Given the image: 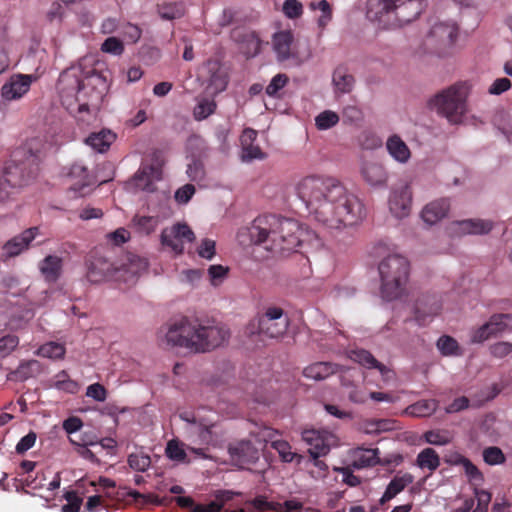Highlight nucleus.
<instances>
[{
  "label": "nucleus",
  "instance_id": "nucleus-1",
  "mask_svg": "<svg viewBox=\"0 0 512 512\" xmlns=\"http://www.w3.org/2000/svg\"><path fill=\"white\" fill-rule=\"evenodd\" d=\"M296 189L309 213L327 228L353 225L364 215V206L359 198L349 193L335 178L306 176L298 182Z\"/></svg>",
  "mask_w": 512,
  "mask_h": 512
},
{
  "label": "nucleus",
  "instance_id": "nucleus-2",
  "mask_svg": "<svg viewBox=\"0 0 512 512\" xmlns=\"http://www.w3.org/2000/svg\"><path fill=\"white\" fill-rule=\"evenodd\" d=\"M169 347H179L189 353L211 352L228 341L230 331L226 325L213 319L181 317L160 331Z\"/></svg>",
  "mask_w": 512,
  "mask_h": 512
},
{
  "label": "nucleus",
  "instance_id": "nucleus-3",
  "mask_svg": "<svg viewBox=\"0 0 512 512\" xmlns=\"http://www.w3.org/2000/svg\"><path fill=\"white\" fill-rule=\"evenodd\" d=\"M248 235L252 243L262 245L278 256L295 251L306 241L304 235L310 237V233L304 231L296 220L273 214L254 219L248 228Z\"/></svg>",
  "mask_w": 512,
  "mask_h": 512
},
{
  "label": "nucleus",
  "instance_id": "nucleus-4",
  "mask_svg": "<svg viewBox=\"0 0 512 512\" xmlns=\"http://www.w3.org/2000/svg\"><path fill=\"white\" fill-rule=\"evenodd\" d=\"M101 76L95 71L84 72L80 67H73L64 71L59 78V89L67 96H75L78 103V112L96 110L103 98Z\"/></svg>",
  "mask_w": 512,
  "mask_h": 512
},
{
  "label": "nucleus",
  "instance_id": "nucleus-5",
  "mask_svg": "<svg viewBox=\"0 0 512 512\" xmlns=\"http://www.w3.org/2000/svg\"><path fill=\"white\" fill-rule=\"evenodd\" d=\"M421 11L420 0H378L370 3L367 15L384 29H396L415 20Z\"/></svg>",
  "mask_w": 512,
  "mask_h": 512
},
{
  "label": "nucleus",
  "instance_id": "nucleus-6",
  "mask_svg": "<svg viewBox=\"0 0 512 512\" xmlns=\"http://www.w3.org/2000/svg\"><path fill=\"white\" fill-rule=\"evenodd\" d=\"M378 270L381 278V295L388 301L400 298L406 291L410 263L404 256L394 253L384 257Z\"/></svg>",
  "mask_w": 512,
  "mask_h": 512
},
{
  "label": "nucleus",
  "instance_id": "nucleus-7",
  "mask_svg": "<svg viewBox=\"0 0 512 512\" xmlns=\"http://www.w3.org/2000/svg\"><path fill=\"white\" fill-rule=\"evenodd\" d=\"M39 155L23 146L12 152L3 173L4 181L10 188L22 187L34 179L39 170Z\"/></svg>",
  "mask_w": 512,
  "mask_h": 512
},
{
  "label": "nucleus",
  "instance_id": "nucleus-8",
  "mask_svg": "<svg viewBox=\"0 0 512 512\" xmlns=\"http://www.w3.org/2000/svg\"><path fill=\"white\" fill-rule=\"evenodd\" d=\"M466 89L456 84L439 92L429 101V106L443 115L450 123L458 124L466 112Z\"/></svg>",
  "mask_w": 512,
  "mask_h": 512
},
{
  "label": "nucleus",
  "instance_id": "nucleus-9",
  "mask_svg": "<svg viewBox=\"0 0 512 512\" xmlns=\"http://www.w3.org/2000/svg\"><path fill=\"white\" fill-rule=\"evenodd\" d=\"M289 326V318L280 307H268L263 315L251 321L248 330L250 334L278 338L285 334Z\"/></svg>",
  "mask_w": 512,
  "mask_h": 512
},
{
  "label": "nucleus",
  "instance_id": "nucleus-10",
  "mask_svg": "<svg viewBox=\"0 0 512 512\" xmlns=\"http://www.w3.org/2000/svg\"><path fill=\"white\" fill-rule=\"evenodd\" d=\"M458 27L454 23H434L424 39L425 50L438 56H445L454 45Z\"/></svg>",
  "mask_w": 512,
  "mask_h": 512
},
{
  "label": "nucleus",
  "instance_id": "nucleus-11",
  "mask_svg": "<svg viewBox=\"0 0 512 512\" xmlns=\"http://www.w3.org/2000/svg\"><path fill=\"white\" fill-rule=\"evenodd\" d=\"M506 330H512V314H494L489 318L488 322L472 331L471 343H483Z\"/></svg>",
  "mask_w": 512,
  "mask_h": 512
},
{
  "label": "nucleus",
  "instance_id": "nucleus-12",
  "mask_svg": "<svg viewBox=\"0 0 512 512\" xmlns=\"http://www.w3.org/2000/svg\"><path fill=\"white\" fill-rule=\"evenodd\" d=\"M195 240V234L186 223H176L171 227L163 229L161 243L170 248L176 254H182L184 244Z\"/></svg>",
  "mask_w": 512,
  "mask_h": 512
},
{
  "label": "nucleus",
  "instance_id": "nucleus-13",
  "mask_svg": "<svg viewBox=\"0 0 512 512\" xmlns=\"http://www.w3.org/2000/svg\"><path fill=\"white\" fill-rule=\"evenodd\" d=\"M117 265L97 252L90 254L87 261V279L91 283H99L106 279L116 281Z\"/></svg>",
  "mask_w": 512,
  "mask_h": 512
},
{
  "label": "nucleus",
  "instance_id": "nucleus-14",
  "mask_svg": "<svg viewBox=\"0 0 512 512\" xmlns=\"http://www.w3.org/2000/svg\"><path fill=\"white\" fill-rule=\"evenodd\" d=\"M148 262L135 254H127L120 265H117L116 281L129 285L134 284L138 276L147 269Z\"/></svg>",
  "mask_w": 512,
  "mask_h": 512
},
{
  "label": "nucleus",
  "instance_id": "nucleus-15",
  "mask_svg": "<svg viewBox=\"0 0 512 512\" xmlns=\"http://www.w3.org/2000/svg\"><path fill=\"white\" fill-rule=\"evenodd\" d=\"M36 80L34 75L13 74L2 86L1 96L6 101L21 99L30 90L31 84Z\"/></svg>",
  "mask_w": 512,
  "mask_h": 512
},
{
  "label": "nucleus",
  "instance_id": "nucleus-16",
  "mask_svg": "<svg viewBox=\"0 0 512 512\" xmlns=\"http://www.w3.org/2000/svg\"><path fill=\"white\" fill-rule=\"evenodd\" d=\"M412 204V190L409 184H401L391 191L389 209L396 218H404L409 215Z\"/></svg>",
  "mask_w": 512,
  "mask_h": 512
},
{
  "label": "nucleus",
  "instance_id": "nucleus-17",
  "mask_svg": "<svg viewBox=\"0 0 512 512\" xmlns=\"http://www.w3.org/2000/svg\"><path fill=\"white\" fill-rule=\"evenodd\" d=\"M205 70L209 76L207 89L212 95H217L224 91L228 84V75L222 69L217 60H208L205 64Z\"/></svg>",
  "mask_w": 512,
  "mask_h": 512
},
{
  "label": "nucleus",
  "instance_id": "nucleus-18",
  "mask_svg": "<svg viewBox=\"0 0 512 512\" xmlns=\"http://www.w3.org/2000/svg\"><path fill=\"white\" fill-rule=\"evenodd\" d=\"M38 234V228L32 227L20 235L13 237L3 246V253L6 257H14L25 250Z\"/></svg>",
  "mask_w": 512,
  "mask_h": 512
},
{
  "label": "nucleus",
  "instance_id": "nucleus-19",
  "mask_svg": "<svg viewBox=\"0 0 512 512\" xmlns=\"http://www.w3.org/2000/svg\"><path fill=\"white\" fill-rule=\"evenodd\" d=\"M294 35L290 30L276 32L272 37L273 49L280 62L286 61L292 57V44Z\"/></svg>",
  "mask_w": 512,
  "mask_h": 512
},
{
  "label": "nucleus",
  "instance_id": "nucleus-20",
  "mask_svg": "<svg viewBox=\"0 0 512 512\" xmlns=\"http://www.w3.org/2000/svg\"><path fill=\"white\" fill-rule=\"evenodd\" d=\"M303 439L312 446L309 449V453L313 459H315V465L319 468L325 466L323 461L318 460L320 456L326 455L330 448L327 444H325L324 440L321 438L320 433L316 430H305L303 432Z\"/></svg>",
  "mask_w": 512,
  "mask_h": 512
},
{
  "label": "nucleus",
  "instance_id": "nucleus-21",
  "mask_svg": "<svg viewBox=\"0 0 512 512\" xmlns=\"http://www.w3.org/2000/svg\"><path fill=\"white\" fill-rule=\"evenodd\" d=\"M69 177L75 182L71 184V190L79 196H85L89 192L92 185V178L85 166L81 164H73L70 168Z\"/></svg>",
  "mask_w": 512,
  "mask_h": 512
},
{
  "label": "nucleus",
  "instance_id": "nucleus-22",
  "mask_svg": "<svg viewBox=\"0 0 512 512\" xmlns=\"http://www.w3.org/2000/svg\"><path fill=\"white\" fill-rule=\"evenodd\" d=\"M229 453L234 461L240 465L253 464L259 458L257 449L250 441H241L229 448Z\"/></svg>",
  "mask_w": 512,
  "mask_h": 512
},
{
  "label": "nucleus",
  "instance_id": "nucleus-23",
  "mask_svg": "<svg viewBox=\"0 0 512 512\" xmlns=\"http://www.w3.org/2000/svg\"><path fill=\"white\" fill-rule=\"evenodd\" d=\"M441 307L434 297L418 299L415 304L414 315L419 325H425L428 318L437 315Z\"/></svg>",
  "mask_w": 512,
  "mask_h": 512
},
{
  "label": "nucleus",
  "instance_id": "nucleus-24",
  "mask_svg": "<svg viewBox=\"0 0 512 512\" xmlns=\"http://www.w3.org/2000/svg\"><path fill=\"white\" fill-rule=\"evenodd\" d=\"M386 149L388 154L398 163L406 164L411 158V151L402 138L393 134L386 141Z\"/></svg>",
  "mask_w": 512,
  "mask_h": 512
},
{
  "label": "nucleus",
  "instance_id": "nucleus-25",
  "mask_svg": "<svg viewBox=\"0 0 512 512\" xmlns=\"http://www.w3.org/2000/svg\"><path fill=\"white\" fill-rule=\"evenodd\" d=\"M414 481V477L410 473H404L402 475H395L389 484L386 487L385 492L383 493L382 497L380 498L379 502L381 505H384L385 503L392 500L394 497H396L399 493L404 491V489L412 484Z\"/></svg>",
  "mask_w": 512,
  "mask_h": 512
},
{
  "label": "nucleus",
  "instance_id": "nucleus-26",
  "mask_svg": "<svg viewBox=\"0 0 512 512\" xmlns=\"http://www.w3.org/2000/svg\"><path fill=\"white\" fill-rule=\"evenodd\" d=\"M450 208V204L447 199H439L427 204L422 212L421 217L427 224H435L444 218Z\"/></svg>",
  "mask_w": 512,
  "mask_h": 512
},
{
  "label": "nucleus",
  "instance_id": "nucleus-27",
  "mask_svg": "<svg viewBox=\"0 0 512 512\" xmlns=\"http://www.w3.org/2000/svg\"><path fill=\"white\" fill-rule=\"evenodd\" d=\"M339 365L331 362H316L303 370L306 378L316 381L324 380L338 372Z\"/></svg>",
  "mask_w": 512,
  "mask_h": 512
},
{
  "label": "nucleus",
  "instance_id": "nucleus-28",
  "mask_svg": "<svg viewBox=\"0 0 512 512\" xmlns=\"http://www.w3.org/2000/svg\"><path fill=\"white\" fill-rule=\"evenodd\" d=\"M151 172L146 164H142L130 180L129 185L139 190L152 192L154 190V182L161 180L162 177H154Z\"/></svg>",
  "mask_w": 512,
  "mask_h": 512
},
{
  "label": "nucleus",
  "instance_id": "nucleus-29",
  "mask_svg": "<svg viewBox=\"0 0 512 512\" xmlns=\"http://www.w3.org/2000/svg\"><path fill=\"white\" fill-rule=\"evenodd\" d=\"M362 175L373 186L385 184L388 178L384 166L376 162H365L362 167Z\"/></svg>",
  "mask_w": 512,
  "mask_h": 512
},
{
  "label": "nucleus",
  "instance_id": "nucleus-30",
  "mask_svg": "<svg viewBox=\"0 0 512 512\" xmlns=\"http://www.w3.org/2000/svg\"><path fill=\"white\" fill-rule=\"evenodd\" d=\"M350 358L351 360L359 363L360 365H362L363 367H366L368 369H377L379 370V372L385 376L388 372H389V369L383 365L382 363H380L369 351L367 350H364V349H356V350H352L350 352Z\"/></svg>",
  "mask_w": 512,
  "mask_h": 512
},
{
  "label": "nucleus",
  "instance_id": "nucleus-31",
  "mask_svg": "<svg viewBox=\"0 0 512 512\" xmlns=\"http://www.w3.org/2000/svg\"><path fill=\"white\" fill-rule=\"evenodd\" d=\"M459 230L464 234L483 235L493 229V222L483 219H466L457 223Z\"/></svg>",
  "mask_w": 512,
  "mask_h": 512
},
{
  "label": "nucleus",
  "instance_id": "nucleus-32",
  "mask_svg": "<svg viewBox=\"0 0 512 512\" xmlns=\"http://www.w3.org/2000/svg\"><path fill=\"white\" fill-rule=\"evenodd\" d=\"M439 402L436 399L420 400L412 405H409L404 413L412 417H428L436 412Z\"/></svg>",
  "mask_w": 512,
  "mask_h": 512
},
{
  "label": "nucleus",
  "instance_id": "nucleus-33",
  "mask_svg": "<svg viewBox=\"0 0 512 512\" xmlns=\"http://www.w3.org/2000/svg\"><path fill=\"white\" fill-rule=\"evenodd\" d=\"M115 139L116 135L112 131L103 129L98 133H92L86 139V143L94 150L103 153L110 148Z\"/></svg>",
  "mask_w": 512,
  "mask_h": 512
},
{
  "label": "nucleus",
  "instance_id": "nucleus-34",
  "mask_svg": "<svg viewBox=\"0 0 512 512\" xmlns=\"http://www.w3.org/2000/svg\"><path fill=\"white\" fill-rule=\"evenodd\" d=\"M62 259L58 256L48 255L40 264V271L49 282H55L61 274Z\"/></svg>",
  "mask_w": 512,
  "mask_h": 512
},
{
  "label": "nucleus",
  "instance_id": "nucleus-35",
  "mask_svg": "<svg viewBox=\"0 0 512 512\" xmlns=\"http://www.w3.org/2000/svg\"><path fill=\"white\" fill-rule=\"evenodd\" d=\"M378 449L359 448L354 452L352 466L356 469L373 467L379 463Z\"/></svg>",
  "mask_w": 512,
  "mask_h": 512
},
{
  "label": "nucleus",
  "instance_id": "nucleus-36",
  "mask_svg": "<svg viewBox=\"0 0 512 512\" xmlns=\"http://www.w3.org/2000/svg\"><path fill=\"white\" fill-rule=\"evenodd\" d=\"M354 77L348 72L344 66H339L333 73V84L337 91L341 93H349L354 86Z\"/></svg>",
  "mask_w": 512,
  "mask_h": 512
},
{
  "label": "nucleus",
  "instance_id": "nucleus-37",
  "mask_svg": "<svg viewBox=\"0 0 512 512\" xmlns=\"http://www.w3.org/2000/svg\"><path fill=\"white\" fill-rule=\"evenodd\" d=\"M440 463V457L433 448L423 449L416 458V465L420 469H428L431 473L439 468Z\"/></svg>",
  "mask_w": 512,
  "mask_h": 512
},
{
  "label": "nucleus",
  "instance_id": "nucleus-38",
  "mask_svg": "<svg viewBox=\"0 0 512 512\" xmlns=\"http://www.w3.org/2000/svg\"><path fill=\"white\" fill-rule=\"evenodd\" d=\"M158 13L164 20L181 18L185 13L184 4L181 2L160 4L158 5Z\"/></svg>",
  "mask_w": 512,
  "mask_h": 512
},
{
  "label": "nucleus",
  "instance_id": "nucleus-39",
  "mask_svg": "<svg viewBox=\"0 0 512 512\" xmlns=\"http://www.w3.org/2000/svg\"><path fill=\"white\" fill-rule=\"evenodd\" d=\"M437 348L444 356H458L462 354L456 339L448 335H443L438 339Z\"/></svg>",
  "mask_w": 512,
  "mask_h": 512
},
{
  "label": "nucleus",
  "instance_id": "nucleus-40",
  "mask_svg": "<svg viewBox=\"0 0 512 512\" xmlns=\"http://www.w3.org/2000/svg\"><path fill=\"white\" fill-rule=\"evenodd\" d=\"M236 493L229 490H219L215 493V499L205 505V512H221L223 506L231 501Z\"/></svg>",
  "mask_w": 512,
  "mask_h": 512
},
{
  "label": "nucleus",
  "instance_id": "nucleus-41",
  "mask_svg": "<svg viewBox=\"0 0 512 512\" xmlns=\"http://www.w3.org/2000/svg\"><path fill=\"white\" fill-rule=\"evenodd\" d=\"M152 171L154 177H162V168L165 164V153L161 149H154L149 154V163H145Z\"/></svg>",
  "mask_w": 512,
  "mask_h": 512
},
{
  "label": "nucleus",
  "instance_id": "nucleus-42",
  "mask_svg": "<svg viewBox=\"0 0 512 512\" xmlns=\"http://www.w3.org/2000/svg\"><path fill=\"white\" fill-rule=\"evenodd\" d=\"M54 387L58 390L67 393L75 394L79 390V385L76 381L71 380L66 371H61L56 375Z\"/></svg>",
  "mask_w": 512,
  "mask_h": 512
},
{
  "label": "nucleus",
  "instance_id": "nucleus-43",
  "mask_svg": "<svg viewBox=\"0 0 512 512\" xmlns=\"http://www.w3.org/2000/svg\"><path fill=\"white\" fill-rule=\"evenodd\" d=\"M165 452H166L167 457L171 460L183 462V463L190 462V460L187 458V454H186L184 448L179 443V441H177L175 439L170 440L167 443Z\"/></svg>",
  "mask_w": 512,
  "mask_h": 512
},
{
  "label": "nucleus",
  "instance_id": "nucleus-44",
  "mask_svg": "<svg viewBox=\"0 0 512 512\" xmlns=\"http://www.w3.org/2000/svg\"><path fill=\"white\" fill-rule=\"evenodd\" d=\"M339 122L337 113L331 110L321 112L315 118V125L319 130H327L334 127Z\"/></svg>",
  "mask_w": 512,
  "mask_h": 512
},
{
  "label": "nucleus",
  "instance_id": "nucleus-45",
  "mask_svg": "<svg viewBox=\"0 0 512 512\" xmlns=\"http://www.w3.org/2000/svg\"><path fill=\"white\" fill-rule=\"evenodd\" d=\"M65 347L56 342H49L42 345L38 353L39 355L50 359H62L65 355Z\"/></svg>",
  "mask_w": 512,
  "mask_h": 512
},
{
  "label": "nucleus",
  "instance_id": "nucleus-46",
  "mask_svg": "<svg viewBox=\"0 0 512 512\" xmlns=\"http://www.w3.org/2000/svg\"><path fill=\"white\" fill-rule=\"evenodd\" d=\"M207 272L210 284L214 287H218L227 278L229 268L220 264L211 265L209 266Z\"/></svg>",
  "mask_w": 512,
  "mask_h": 512
},
{
  "label": "nucleus",
  "instance_id": "nucleus-47",
  "mask_svg": "<svg viewBox=\"0 0 512 512\" xmlns=\"http://www.w3.org/2000/svg\"><path fill=\"white\" fill-rule=\"evenodd\" d=\"M128 465L135 471L144 472L151 465V459L144 453H132L127 459Z\"/></svg>",
  "mask_w": 512,
  "mask_h": 512
},
{
  "label": "nucleus",
  "instance_id": "nucleus-48",
  "mask_svg": "<svg viewBox=\"0 0 512 512\" xmlns=\"http://www.w3.org/2000/svg\"><path fill=\"white\" fill-rule=\"evenodd\" d=\"M288 81L289 78L286 74L279 73L275 75L266 87V94L270 97H278L279 91L287 85Z\"/></svg>",
  "mask_w": 512,
  "mask_h": 512
},
{
  "label": "nucleus",
  "instance_id": "nucleus-49",
  "mask_svg": "<svg viewBox=\"0 0 512 512\" xmlns=\"http://www.w3.org/2000/svg\"><path fill=\"white\" fill-rule=\"evenodd\" d=\"M271 446L278 452L283 462L290 463L297 457V454L292 452L290 444L285 440L273 441Z\"/></svg>",
  "mask_w": 512,
  "mask_h": 512
},
{
  "label": "nucleus",
  "instance_id": "nucleus-50",
  "mask_svg": "<svg viewBox=\"0 0 512 512\" xmlns=\"http://www.w3.org/2000/svg\"><path fill=\"white\" fill-rule=\"evenodd\" d=\"M39 362L37 360H30L24 363H21L17 370L15 371V376L17 379L24 381L34 375L36 371L39 370Z\"/></svg>",
  "mask_w": 512,
  "mask_h": 512
},
{
  "label": "nucleus",
  "instance_id": "nucleus-51",
  "mask_svg": "<svg viewBox=\"0 0 512 512\" xmlns=\"http://www.w3.org/2000/svg\"><path fill=\"white\" fill-rule=\"evenodd\" d=\"M216 103L213 100L203 99L194 108V117L196 120L206 119L214 113Z\"/></svg>",
  "mask_w": 512,
  "mask_h": 512
},
{
  "label": "nucleus",
  "instance_id": "nucleus-52",
  "mask_svg": "<svg viewBox=\"0 0 512 512\" xmlns=\"http://www.w3.org/2000/svg\"><path fill=\"white\" fill-rule=\"evenodd\" d=\"M483 459L489 465H498L505 462L506 458L502 450L496 446L483 450Z\"/></svg>",
  "mask_w": 512,
  "mask_h": 512
},
{
  "label": "nucleus",
  "instance_id": "nucleus-53",
  "mask_svg": "<svg viewBox=\"0 0 512 512\" xmlns=\"http://www.w3.org/2000/svg\"><path fill=\"white\" fill-rule=\"evenodd\" d=\"M134 221L136 222L139 230L146 234L152 233L160 222L158 216H140L136 217Z\"/></svg>",
  "mask_w": 512,
  "mask_h": 512
},
{
  "label": "nucleus",
  "instance_id": "nucleus-54",
  "mask_svg": "<svg viewBox=\"0 0 512 512\" xmlns=\"http://www.w3.org/2000/svg\"><path fill=\"white\" fill-rule=\"evenodd\" d=\"M312 10H320L322 12L321 17L318 19V25L325 27L332 18V10L330 4L326 0H321L318 3L312 2L310 4Z\"/></svg>",
  "mask_w": 512,
  "mask_h": 512
},
{
  "label": "nucleus",
  "instance_id": "nucleus-55",
  "mask_svg": "<svg viewBox=\"0 0 512 512\" xmlns=\"http://www.w3.org/2000/svg\"><path fill=\"white\" fill-rule=\"evenodd\" d=\"M282 11L287 18L297 19L303 14V5L298 0H286Z\"/></svg>",
  "mask_w": 512,
  "mask_h": 512
},
{
  "label": "nucleus",
  "instance_id": "nucleus-56",
  "mask_svg": "<svg viewBox=\"0 0 512 512\" xmlns=\"http://www.w3.org/2000/svg\"><path fill=\"white\" fill-rule=\"evenodd\" d=\"M269 502L265 496H257L252 500L246 501L245 507L240 512L268 511Z\"/></svg>",
  "mask_w": 512,
  "mask_h": 512
},
{
  "label": "nucleus",
  "instance_id": "nucleus-57",
  "mask_svg": "<svg viewBox=\"0 0 512 512\" xmlns=\"http://www.w3.org/2000/svg\"><path fill=\"white\" fill-rule=\"evenodd\" d=\"M423 437L428 444L436 446L447 445L451 441V439L446 434L436 430L426 431Z\"/></svg>",
  "mask_w": 512,
  "mask_h": 512
},
{
  "label": "nucleus",
  "instance_id": "nucleus-58",
  "mask_svg": "<svg viewBox=\"0 0 512 512\" xmlns=\"http://www.w3.org/2000/svg\"><path fill=\"white\" fill-rule=\"evenodd\" d=\"M65 499L67 503L62 506V512H79L82 498H80L75 491L66 492Z\"/></svg>",
  "mask_w": 512,
  "mask_h": 512
},
{
  "label": "nucleus",
  "instance_id": "nucleus-59",
  "mask_svg": "<svg viewBox=\"0 0 512 512\" xmlns=\"http://www.w3.org/2000/svg\"><path fill=\"white\" fill-rule=\"evenodd\" d=\"M197 253L201 258L211 260L216 254V243L212 239H203L197 248Z\"/></svg>",
  "mask_w": 512,
  "mask_h": 512
},
{
  "label": "nucleus",
  "instance_id": "nucleus-60",
  "mask_svg": "<svg viewBox=\"0 0 512 512\" xmlns=\"http://www.w3.org/2000/svg\"><path fill=\"white\" fill-rule=\"evenodd\" d=\"M187 175L192 181L200 182L205 178L204 165L200 160H193L188 165Z\"/></svg>",
  "mask_w": 512,
  "mask_h": 512
},
{
  "label": "nucleus",
  "instance_id": "nucleus-61",
  "mask_svg": "<svg viewBox=\"0 0 512 512\" xmlns=\"http://www.w3.org/2000/svg\"><path fill=\"white\" fill-rule=\"evenodd\" d=\"M101 50L113 55H120L124 51V45L118 38L109 37L103 42Z\"/></svg>",
  "mask_w": 512,
  "mask_h": 512
},
{
  "label": "nucleus",
  "instance_id": "nucleus-62",
  "mask_svg": "<svg viewBox=\"0 0 512 512\" xmlns=\"http://www.w3.org/2000/svg\"><path fill=\"white\" fill-rule=\"evenodd\" d=\"M242 148L241 158L243 161H251L254 159H263L265 154L262 152L258 145L250 144Z\"/></svg>",
  "mask_w": 512,
  "mask_h": 512
},
{
  "label": "nucleus",
  "instance_id": "nucleus-63",
  "mask_svg": "<svg viewBox=\"0 0 512 512\" xmlns=\"http://www.w3.org/2000/svg\"><path fill=\"white\" fill-rule=\"evenodd\" d=\"M490 353L495 358H504L512 353V343L510 342H497L489 347Z\"/></svg>",
  "mask_w": 512,
  "mask_h": 512
},
{
  "label": "nucleus",
  "instance_id": "nucleus-64",
  "mask_svg": "<svg viewBox=\"0 0 512 512\" xmlns=\"http://www.w3.org/2000/svg\"><path fill=\"white\" fill-rule=\"evenodd\" d=\"M86 396L96 401L103 402L107 398V391L100 383H94L87 387Z\"/></svg>",
  "mask_w": 512,
  "mask_h": 512
}]
</instances>
